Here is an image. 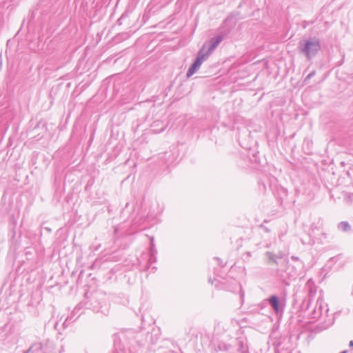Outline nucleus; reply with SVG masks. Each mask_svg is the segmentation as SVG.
<instances>
[{"label": "nucleus", "instance_id": "nucleus-1", "mask_svg": "<svg viewBox=\"0 0 353 353\" xmlns=\"http://www.w3.org/2000/svg\"><path fill=\"white\" fill-rule=\"evenodd\" d=\"M222 40L223 37L221 35H218L210 39V40L203 45L202 48L198 52L194 61L190 65L187 72L186 75L188 77L192 76L199 69L201 64L208 59L210 55L217 48Z\"/></svg>", "mask_w": 353, "mask_h": 353}, {"label": "nucleus", "instance_id": "nucleus-2", "mask_svg": "<svg viewBox=\"0 0 353 353\" xmlns=\"http://www.w3.org/2000/svg\"><path fill=\"white\" fill-rule=\"evenodd\" d=\"M265 254L269 259V263L272 262L279 265L276 269V275L286 284L288 285L286 281L288 279H294L297 276V271L288 265V262L284 258L283 254H274L270 252H267Z\"/></svg>", "mask_w": 353, "mask_h": 353}, {"label": "nucleus", "instance_id": "nucleus-3", "mask_svg": "<svg viewBox=\"0 0 353 353\" xmlns=\"http://www.w3.org/2000/svg\"><path fill=\"white\" fill-rule=\"evenodd\" d=\"M139 334L129 330L125 332H121L119 334V339L120 342L123 345L124 350H128L129 353H139L141 349V345L139 341L137 340Z\"/></svg>", "mask_w": 353, "mask_h": 353}, {"label": "nucleus", "instance_id": "nucleus-4", "mask_svg": "<svg viewBox=\"0 0 353 353\" xmlns=\"http://www.w3.org/2000/svg\"><path fill=\"white\" fill-rule=\"evenodd\" d=\"M299 51L303 53L307 59L314 57L321 49V43L318 38L311 37L299 42Z\"/></svg>", "mask_w": 353, "mask_h": 353}, {"label": "nucleus", "instance_id": "nucleus-5", "mask_svg": "<svg viewBox=\"0 0 353 353\" xmlns=\"http://www.w3.org/2000/svg\"><path fill=\"white\" fill-rule=\"evenodd\" d=\"M154 239H151V245L147 254L148 259V265L146 267L147 270H151V272H154L157 269L156 267H152V263H155L157 261V250L154 248V245L153 243Z\"/></svg>", "mask_w": 353, "mask_h": 353}, {"label": "nucleus", "instance_id": "nucleus-6", "mask_svg": "<svg viewBox=\"0 0 353 353\" xmlns=\"http://www.w3.org/2000/svg\"><path fill=\"white\" fill-rule=\"evenodd\" d=\"M328 312L327 305H324L323 300L318 299L316 306L312 312L313 318L317 319L323 313L326 314Z\"/></svg>", "mask_w": 353, "mask_h": 353}, {"label": "nucleus", "instance_id": "nucleus-7", "mask_svg": "<svg viewBox=\"0 0 353 353\" xmlns=\"http://www.w3.org/2000/svg\"><path fill=\"white\" fill-rule=\"evenodd\" d=\"M266 301L276 314H278L282 310L280 307L279 297L276 295H271Z\"/></svg>", "mask_w": 353, "mask_h": 353}, {"label": "nucleus", "instance_id": "nucleus-8", "mask_svg": "<svg viewBox=\"0 0 353 353\" xmlns=\"http://www.w3.org/2000/svg\"><path fill=\"white\" fill-rule=\"evenodd\" d=\"M167 127L166 123H163L161 121H155L151 125L152 130L155 133L163 132Z\"/></svg>", "mask_w": 353, "mask_h": 353}, {"label": "nucleus", "instance_id": "nucleus-9", "mask_svg": "<svg viewBox=\"0 0 353 353\" xmlns=\"http://www.w3.org/2000/svg\"><path fill=\"white\" fill-rule=\"evenodd\" d=\"M24 353H45L43 345L40 343L32 344Z\"/></svg>", "mask_w": 353, "mask_h": 353}, {"label": "nucleus", "instance_id": "nucleus-10", "mask_svg": "<svg viewBox=\"0 0 353 353\" xmlns=\"http://www.w3.org/2000/svg\"><path fill=\"white\" fill-rule=\"evenodd\" d=\"M337 228L339 230L343 232H347L352 230V227L347 221L340 222L337 225Z\"/></svg>", "mask_w": 353, "mask_h": 353}, {"label": "nucleus", "instance_id": "nucleus-11", "mask_svg": "<svg viewBox=\"0 0 353 353\" xmlns=\"http://www.w3.org/2000/svg\"><path fill=\"white\" fill-rule=\"evenodd\" d=\"M238 350L239 353H245L247 352V347L243 345L242 341H238Z\"/></svg>", "mask_w": 353, "mask_h": 353}, {"label": "nucleus", "instance_id": "nucleus-12", "mask_svg": "<svg viewBox=\"0 0 353 353\" xmlns=\"http://www.w3.org/2000/svg\"><path fill=\"white\" fill-rule=\"evenodd\" d=\"M315 74V72L314 71H312L311 72L310 74H307V76L306 77L305 81H306L307 80L311 79L312 77H313Z\"/></svg>", "mask_w": 353, "mask_h": 353}, {"label": "nucleus", "instance_id": "nucleus-13", "mask_svg": "<svg viewBox=\"0 0 353 353\" xmlns=\"http://www.w3.org/2000/svg\"><path fill=\"white\" fill-rule=\"evenodd\" d=\"M72 320V318L71 317H67L65 320V321L63 322V325L65 327L68 326V323H70V322Z\"/></svg>", "mask_w": 353, "mask_h": 353}, {"label": "nucleus", "instance_id": "nucleus-14", "mask_svg": "<svg viewBox=\"0 0 353 353\" xmlns=\"http://www.w3.org/2000/svg\"><path fill=\"white\" fill-rule=\"evenodd\" d=\"M345 199L346 200H349L350 201H353V194H348L345 196Z\"/></svg>", "mask_w": 353, "mask_h": 353}, {"label": "nucleus", "instance_id": "nucleus-15", "mask_svg": "<svg viewBox=\"0 0 353 353\" xmlns=\"http://www.w3.org/2000/svg\"><path fill=\"white\" fill-rule=\"evenodd\" d=\"M292 260H294V261H297L299 259H298V257H297V256H292Z\"/></svg>", "mask_w": 353, "mask_h": 353}, {"label": "nucleus", "instance_id": "nucleus-16", "mask_svg": "<svg viewBox=\"0 0 353 353\" xmlns=\"http://www.w3.org/2000/svg\"><path fill=\"white\" fill-rule=\"evenodd\" d=\"M350 347H353V341H351L350 342Z\"/></svg>", "mask_w": 353, "mask_h": 353}, {"label": "nucleus", "instance_id": "nucleus-17", "mask_svg": "<svg viewBox=\"0 0 353 353\" xmlns=\"http://www.w3.org/2000/svg\"><path fill=\"white\" fill-rule=\"evenodd\" d=\"M340 353H347V350H343V351H342V352H340Z\"/></svg>", "mask_w": 353, "mask_h": 353}]
</instances>
